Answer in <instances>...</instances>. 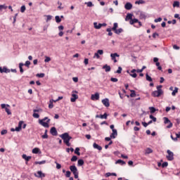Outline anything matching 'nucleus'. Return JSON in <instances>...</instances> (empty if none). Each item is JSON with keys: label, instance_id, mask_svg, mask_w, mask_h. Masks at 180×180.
<instances>
[{"label": "nucleus", "instance_id": "f257e3e1", "mask_svg": "<svg viewBox=\"0 0 180 180\" xmlns=\"http://www.w3.org/2000/svg\"><path fill=\"white\" fill-rule=\"evenodd\" d=\"M60 137H61V139L63 140V143H65V144H66L68 147H71L70 140H71L72 137L70 136V134H68V133H64L60 135Z\"/></svg>", "mask_w": 180, "mask_h": 180}, {"label": "nucleus", "instance_id": "f03ea898", "mask_svg": "<svg viewBox=\"0 0 180 180\" xmlns=\"http://www.w3.org/2000/svg\"><path fill=\"white\" fill-rule=\"evenodd\" d=\"M51 120L49 119V117H45L42 120H39V123L41 124V126H43V127L49 128V123H50Z\"/></svg>", "mask_w": 180, "mask_h": 180}, {"label": "nucleus", "instance_id": "7ed1b4c3", "mask_svg": "<svg viewBox=\"0 0 180 180\" xmlns=\"http://www.w3.org/2000/svg\"><path fill=\"white\" fill-rule=\"evenodd\" d=\"M163 120H164L165 124H169L167 126V129H171V127H172L173 126L172 122H171V121L169 120V119H168V117H163Z\"/></svg>", "mask_w": 180, "mask_h": 180}, {"label": "nucleus", "instance_id": "20e7f679", "mask_svg": "<svg viewBox=\"0 0 180 180\" xmlns=\"http://www.w3.org/2000/svg\"><path fill=\"white\" fill-rule=\"evenodd\" d=\"M167 153L168 155L166 156V158L168 161H172L174 160V153L169 150H167Z\"/></svg>", "mask_w": 180, "mask_h": 180}, {"label": "nucleus", "instance_id": "39448f33", "mask_svg": "<svg viewBox=\"0 0 180 180\" xmlns=\"http://www.w3.org/2000/svg\"><path fill=\"white\" fill-rule=\"evenodd\" d=\"M23 124V121H20L18 123V127H15V129L12 128L11 131H20L22 130V125Z\"/></svg>", "mask_w": 180, "mask_h": 180}, {"label": "nucleus", "instance_id": "423d86ee", "mask_svg": "<svg viewBox=\"0 0 180 180\" xmlns=\"http://www.w3.org/2000/svg\"><path fill=\"white\" fill-rule=\"evenodd\" d=\"M162 94H164V91H162V90H157L152 93V96L158 98L159 96H161Z\"/></svg>", "mask_w": 180, "mask_h": 180}, {"label": "nucleus", "instance_id": "0eeeda50", "mask_svg": "<svg viewBox=\"0 0 180 180\" xmlns=\"http://www.w3.org/2000/svg\"><path fill=\"white\" fill-rule=\"evenodd\" d=\"M34 176H36V178H44V177H46V174L44 173H43V172H41V171H38L37 172V174L34 173Z\"/></svg>", "mask_w": 180, "mask_h": 180}, {"label": "nucleus", "instance_id": "6e6552de", "mask_svg": "<svg viewBox=\"0 0 180 180\" xmlns=\"http://www.w3.org/2000/svg\"><path fill=\"white\" fill-rule=\"evenodd\" d=\"M111 59L114 63H117V60H116V57H120V55L117 53H114L110 54Z\"/></svg>", "mask_w": 180, "mask_h": 180}, {"label": "nucleus", "instance_id": "1a4fd4ad", "mask_svg": "<svg viewBox=\"0 0 180 180\" xmlns=\"http://www.w3.org/2000/svg\"><path fill=\"white\" fill-rule=\"evenodd\" d=\"M102 103L105 106V108H109L110 106V103H109V98H104L102 100Z\"/></svg>", "mask_w": 180, "mask_h": 180}, {"label": "nucleus", "instance_id": "9d476101", "mask_svg": "<svg viewBox=\"0 0 180 180\" xmlns=\"http://www.w3.org/2000/svg\"><path fill=\"white\" fill-rule=\"evenodd\" d=\"M0 72L1 74H3V72H5L6 74H8V72H11V70L8 69L6 67H0Z\"/></svg>", "mask_w": 180, "mask_h": 180}, {"label": "nucleus", "instance_id": "9b49d317", "mask_svg": "<svg viewBox=\"0 0 180 180\" xmlns=\"http://www.w3.org/2000/svg\"><path fill=\"white\" fill-rule=\"evenodd\" d=\"M91 99V101H99V94L96 93L94 94H92Z\"/></svg>", "mask_w": 180, "mask_h": 180}, {"label": "nucleus", "instance_id": "f8f14e48", "mask_svg": "<svg viewBox=\"0 0 180 180\" xmlns=\"http://www.w3.org/2000/svg\"><path fill=\"white\" fill-rule=\"evenodd\" d=\"M70 169L72 174H77L78 172V169L75 165H72L70 167Z\"/></svg>", "mask_w": 180, "mask_h": 180}, {"label": "nucleus", "instance_id": "ddd939ff", "mask_svg": "<svg viewBox=\"0 0 180 180\" xmlns=\"http://www.w3.org/2000/svg\"><path fill=\"white\" fill-rule=\"evenodd\" d=\"M50 133L51 134H52V136H57V134H58V133L57 132V129H56V127H54L51 128Z\"/></svg>", "mask_w": 180, "mask_h": 180}, {"label": "nucleus", "instance_id": "4468645a", "mask_svg": "<svg viewBox=\"0 0 180 180\" xmlns=\"http://www.w3.org/2000/svg\"><path fill=\"white\" fill-rule=\"evenodd\" d=\"M124 8L127 9V11H130V9H131V8H133V4H131V3H130V2H127L124 5Z\"/></svg>", "mask_w": 180, "mask_h": 180}, {"label": "nucleus", "instance_id": "2eb2a0df", "mask_svg": "<svg viewBox=\"0 0 180 180\" xmlns=\"http://www.w3.org/2000/svg\"><path fill=\"white\" fill-rule=\"evenodd\" d=\"M96 117L99 119H108V114L105 112L104 115H96Z\"/></svg>", "mask_w": 180, "mask_h": 180}, {"label": "nucleus", "instance_id": "dca6fc26", "mask_svg": "<svg viewBox=\"0 0 180 180\" xmlns=\"http://www.w3.org/2000/svg\"><path fill=\"white\" fill-rule=\"evenodd\" d=\"M117 136V130L113 129L112 133L110 134V139H116Z\"/></svg>", "mask_w": 180, "mask_h": 180}, {"label": "nucleus", "instance_id": "f3484780", "mask_svg": "<svg viewBox=\"0 0 180 180\" xmlns=\"http://www.w3.org/2000/svg\"><path fill=\"white\" fill-rule=\"evenodd\" d=\"M93 147H94V148L98 150V151H101V150H102V146L98 145L96 143H94L93 144Z\"/></svg>", "mask_w": 180, "mask_h": 180}, {"label": "nucleus", "instance_id": "a211bd4d", "mask_svg": "<svg viewBox=\"0 0 180 180\" xmlns=\"http://www.w3.org/2000/svg\"><path fill=\"white\" fill-rule=\"evenodd\" d=\"M103 70H105V72H109L110 71V66L108 65H104L103 66Z\"/></svg>", "mask_w": 180, "mask_h": 180}, {"label": "nucleus", "instance_id": "6ab92c4d", "mask_svg": "<svg viewBox=\"0 0 180 180\" xmlns=\"http://www.w3.org/2000/svg\"><path fill=\"white\" fill-rule=\"evenodd\" d=\"M23 160H25V161H29L30 160H32V156H27L26 154H23L22 155Z\"/></svg>", "mask_w": 180, "mask_h": 180}, {"label": "nucleus", "instance_id": "aec40b11", "mask_svg": "<svg viewBox=\"0 0 180 180\" xmlns=\"http://www.w3.org/2000/svg\"><path fill=\"white\" fill-rule=\"evenodd\" d=\"M23 65H25V64L23 63H19L20 72L21 74H23V72L25 71V70H23Z\"/></svg>", "mask_w": 180, "mask_h": 180}, {"label": "nucleus", "instance_id": "412c9836", "mask_svg": "<svg viewBox=\"0 0 180 180\" xmlns=\"http://www.w3.org/2000/svg\"><path fill=\"white\" fill-rule=\"evenodd\" d=\"M133 19V14L131 13H128L126 16V18H125V20L127 21V20H131Z\"/></svg>", "mask_w": 180, "mask_h": 180}, {"label": "nucleus", "instance_id": "4be33fe9", "mask_svg": "<svg viewBox=\"0 0 180 180\" xmlns=\"http://www.w3.org/2000/svg\"><path fill=\"white\" fill-rule=\"evenodd\" d=\"M140 19H146L147 18V15H146V13L141 11L139 14Z\"/></svg>", "mask_w": 180, "mask_h": 180}, {"label": "nucleus", "instance_id": "5701e85b", "mask_svg": "<svg viewBox=\"0 0 180 180\" xmlns=\"http://www.w3.org/2000/svg\"><path fill=\"white\" fill-rule=\"evenodd\" d=\"M72 98H70L71 102H75L77 98H78V95L77 94H72Z\"/></svg>", "mask_w": 180, "mask_h": 180}, {"label": "nucleus", "instance_id": "b1692460", "mask_svg": "<svg viewBox=\"0 0 180 180\" xmlns=\"http://www.w3.org/2000/svg\"><path fill=\"white\" fill-rule=\"evenodd\" d=\"M94 26L95 29H101L102 27V25L101 23L98 24V22H94Z\"/></svg>", "mask_w": 180, "mask_h": 180}, {"label": "nucleus", "instance_id": "393cba45", "mask_svg": "<svg viewBox=\"0 0 180 180\" xmlns=\"http://www.w3.org/2000/svg\"><path fill=\"white\" fill-rule=\"evenodd\" d=\"M139 22V20L137 18H132L131 20H129V23L131 25H134V23H137Z\"/></svg>", "mask_w": 180, "mask_h": 180}, {"label": "nucleus", "instance_id": "a878e982", "mask_svg": "<svg viewBox=\"0 0 180 180\" xmlns=\"http://www.w3.org/2000/svg\"><path fill=\"white\" fill-rule=\"evenodd\" d=\"M146 81H148L149 82H153V78H151L150 75H148V73L146 74Z\"/></svg>", "mask_w": 180, "mask_h": 180}, {"label": "nucleus", "instance_id": "bb28decb", "mask_svg": "<svg viewBox=\"0 0 180 180\" xmlns=\"http://www.w3.org/2000/svg\"><path fill=\"white\" fill-rule=\"evenodd\" d=\"M40 149L39 148H35L32 149V154H39Z\"/></svg>", "mask_w": 180, "mask_h": 180}, {"label": "nucleus", "instance_id": "cd10ccee", "mask_svg": "<svg viewBox=\"0 0 180 180\" xmlns=\"http://www.w3.org/2000/svg\"><path fill=\"white\" fill-rule=\"evenodd\" d=\"M115 164H120L121 165H124V164H126V162L122 160H118L115 162Z\"/></svg>", "mask_w": 180, "mask_h": 180}, {"label": "nucleus", "instance_id": "c85d7f7f", "mask_svg": "<svg viewBox=\"0 0 180 180\" xmlns=\"http://www.w3.org/2000/svg\"><path fill=\"white\" fill-rule=\"evenodd\" d=\"M83 165H84V160L79 159L77 162L78 167H82Z\"/></svg>", "mask_w": 180, "mask_h": 180}, {"label": "nucleus", "instance_id": "c756f323", "mask_svg": "<svg viewBox=\"0 0 180 180\" xmlns=\"http://www.w3.org/2000/svg\"><path fill=\"white\" fill-rule=\"evenodd\" d=\"M117 26H118L117 22H115V23L113 24V27H112V28L111 29V30H112L113 32H115V31L117 30Z\"/></svg>", "mask_w": 180, "mask_h": 180}, {"label": "nucleus", "instance_id": "7c9ffc66", "mask_svg": "<svg viewBox=\"0 0 180 180\" xmlns=\"http://www.w3.org/2000/svg\"><path fill=\"white\" fill-rule=\"evenodd\" d=\"M149 110H150V113H155L158 110L155 109L154 107H149Z\"/></svg>", "mask_w": 180, "mask_h": 180}, {"label": "nucleus", "instance_id": "2f4dec72", "mask_svg": "<svg viewBox=\"0 0 180 180\" xmlns=\"http://www.w3.org/2000/svg\"><path fill=\"white\" fill-rule=\"evenodd\" d=\"M178 89H179L178 87L174 88V90L172 93V96H175V95L178 94Z\"/></svg>", "mask_w": 180, "mask_h": 180}, {"label": "nucleus", "instance_id": "473e14b6", "mask_svg": "<svg viewBox=\"0 0 180 180\" xmlns=\"http://www.w3.org/2000/svg\"><path fill=\"white\" fill-rule=\"evenodd\" d=\"M114 32L116 34H120V33L123 32V29L120 28Z\"/></svg>", "mask_w": 180, "mask_h": 180}, {"label": "nucleus", "instance_id": "72a5a7b5", "mask_svg": "<svg viewBox=\"0 0 180 180\" xmlns=\"http://www.w3.org/2000/svg\"><path fill=\"white\" fill-rule=\"evenodd\" d=\"M135 4H137V5H141L143 4H146V1H143V0H139V1H136L135 2Z\"/></svg>", "mask_w": 180, "mask_h": 180}, {"label": "nucleus", "instance_id": "f704fd0d", "mask_svg": "<svg viewBox=\"0 0 180 180\" xmlns=\"http://www.w3.org/2000/svg\"><path fill=\"white\" fill-rule=\"evenodd\" d=\"M173 7L174 8H179V1H174L173 3Z\"/></svg>", "mask_w": 180, "mask_h": 180}, {"label": "nucleus", "instance_id": "c9c22d12", "mask_svg": "<svg viewBox=\"0 0 180 180\" xmlns=\"http://www.w3.org/2000/svg\"><path fill=\"white\" fill-rule=\"evenodd\" d=\"M85 5H87L89 8H92L94 6V4L91 1L85 2Z\"/></svg>", "mask_w": 180, "mask_h": 180}, {"label": "nucleus", "instance_id": "e433bc0d", "mask_svg": "<svg viewBox=\"0 0 180 180\" xmlns=\"http://www.w3.org/2000/svg\"><path fill=\"white\" fill-rule=\"evenodd\" d=\"M151 153H153V149L148 148L146 150V154H151Z\"/></svg>", "mask_w": 180, "mask_h": 180}, {"label": "nucleus", "instance_id": "4c0bfd02", "mask_svg": "<svg viewBox=\"0 0 180 180\" xmlns=\"http://www.w3.org/2000/svg\"><path fill=\"white\" fill-rule=\"evenodd\" d=\"M55 20H56V23H60V22H61V18H60V16H58V15H56L55 17Z\"/></svg>", "mask_w": 180, "mask_h": 180}, {"label": "nucleus", "instance_id": "58836bf2", "mask_svg": "<svg viewBox=\"0 0 180 180\" xmlns=\"http://www.w3.org/2000/svg\"><path fill=\"white\" fill-rule=\"evenodd\" d=\"M75 154H77V155H81V153H79V148H75Z\"/></svg>", "mask_w": 180, "mask_h": 180}, {"label": "nucleus", "instance_id": "ea45409f", "mask_svg": "<svg viewBox=\"0 0 180 180\" xmlns=\"http://www.w3.org/2000/svg\"><path fill=\"white\" fill-rule=\"evenodd\" d=\"M42 139H49V135H47V129L45 130L44 134L42 135Z\"/></svg>", "mask_w": 180, "mask_h": 180}, {"label": "nucleus", "instance_id": "a19ab883", "mask_svg": "<svg viewBox=\"0 0 180 180\" xmlns=\"http://www.w3.org/2000/svg\"><path fill=\"white\" fill-rule=\"evenodd\" d=\"M131 94L130 96L131 98H134V96H136V91L134 90H131Z\"/></svg>", "mask_w": 180, "mask_h": 180}, {"label": "nucleus", "instance_id": "79ce46f5", "mask_svg": "<svg viewBox=\"0 0 180 180\" xmlns=\"http://www.w3.org/2000/svg\"><path fill=\"white\" fill-rule=\"evenodd\" d=\"M77 160H78V157L74 155V156H72V158H71L70 161H72V162H75V161H77Z\"/></svg>", "mask_w": 180, "mask_h": 180}, {"label": "nucleus", "instance_id": "37998d69", "mask_svg": "<svg viewBox=\"0 0 180 180\" xmlns=\"http://www.w3.org/2000/svg\"><path fill=\"white\" fill-rule=\"evenodd\" d=\"M44 73H38L37 74V77H38V78H44Z\"/></svg>", "mask_w": 180, "mask_h": 180}, {"label": "nucleus", "instance_id": "c03bdc74", "mask_svg": "<svg viewBox=\"0 0 180 180\" xmlns=\"http://www.w3.org/2000/svg\"><path fill=\"white\" fill-rule=\"evenodd\" d=\"M34 164H36V165L39 164V165H41L43 164H46V160H42L40 162H35Z\"/></svg>", "mask_w": 180, "mask_h": 180}, {"label": "nucleus", "instance_id": "a18cd8bd", "mask_svg": "<svg viewBox=\"0 0 180 180\" xmlns=\"http://www.w3.org/2000/svg\"><path fill=\"white\" fill-rule=\"evenodd\" d=\"M46 16V22H50V20H51V19L53 18V16L49 15H45Z\"/></svg>", "mask_w": 180, "mask_h": 180}, {"label": "nucleus", "instance_id": "49530a36", "mask_svg": "<svg viewBox=\"0 0 180 180\" xmlns=\"http://www.w3.org/2000/svg\"><path fill=\"white\" fill-rule=\"evenodd\" d=\"M25 11H26V6H22L20 8V12L22 13H25Z\"/></svg>", "mask_w": 180, "mask_h": 180}, {"label": "nucleus", "instance_id": "de8ad7c7", "mask_svg": "<svg viewBox=\"0 0 180 180\" xmlns=\"http://www.w3.org/2000/svg\"><path fill=\"white\" fill-rule=\"evenodd\" d=\"M33 117H34L35 119H39V117H40V115L38 113L34 112L32 115Z\"/></svg>", "mask_w": 180, "mask_h": 180}, {"label": "nucleus", "instance_id": "09e8293b", "mask_svg": "<svg viewBox=\"0 0 180 180\" xmlns=\"http://www.w3.org/2000/svg\"><path fill=\"white\" fill-rule=\"evenodd\" d=\"M50 61H51V58L50 57H49V56H46V57H45L44 62H45V63H49V62H50Z\"/></svg>", "mask_w": 180, "mask_h": 180}, {"label": "nucleus", "instance_id": "8fccbe9b", "mask_svg": "<svg viewBox=\"0 0 180 180\" xmlns=\"http://www.w3.org/2000/svg\"><path fill=\"white\" fill-rule=\"evenodd\" d=\"M6 106H7V108H9L10 105L8 104H1V109H6Z\"/></svg>", "mask_w": 180, "mask_h": 180}, {"label": "nucleus", "instance_id": "3c124183", "mask_svg": "<svg viewBox=\"0 0 180 180\" xmlns=\"http://www.w3.org/2000/svg\"><path fill=\"white\" fill-rule=\"evenodd\" d=\"M149 117L152 120L153 122H157V118L155 117H153V115H150Z\"/></svg>", "mask_w": 180, "mask_h": 180}, {"label": "nucleus", "instance_id": "603ef678", "mask_svg": "<svg viewBox=\"0 0 180 180\" xmlns=\"http://www.w3.org/2000/svg\"><path fill=\"white\" fill-rule=\"evenodd\" d=\"M122 67H118V70L115 72L116 74H122Z\"/></svg>", "mask_w": 180, "mask_h": 180}, {"label": "nucleus", "instance_id": "864d4df0", "mask_svg": "<svg viewBox=\"0 0 180 180\" xmlns=\"http://www.w3.org/2000/svg\"><path fill=\"white\" fill-rule=\"evenodd\" d=\"M24 65H25V67H27V68H29L30 67V61L27 60L24 64Z\"/></svg>", "mask_w": 180, "mask_h": 180}, {"label": "nucleus", "instance_id": "5fc2aeb1", "mask_svg": "<svg viewBox=\"0 0 180 180\" xmlns=\"http://www.w3.org/2000/svg\"><path fill=\"white\" fill-rule=\"evenodd\" d=\"M7 8H8V6H5V4L0 5V11H2L4 9H6Z\"/></svg>", "mask_w": 180, "mask_h": 180}, {"label": "nucleus", "instance_id": "6e6d98bb", "mask_svg": "<svg viewBox=\"0 0 180 180\" xmlns=\"http://www.w3.org/2000/svg\"><path fill=\"white\" fill-rule=\"evenodd\" d=\"M65 176L66 178H70V176H71V172L67 171L65 174Z\"/></svg>", "mask_w": 180, "mask_h": 180}, {"label": "nucleus", "instance_id": "4d7b16f0", "mask_svg": "<svg viewBox=\"0 0 180 180\" xmlns=\"http://www.w3.org/2000/svg\"><path fill=\"white\" fill-rule=\"evenodd\" d=\"M110 81H111L112 82H117V81H119V80L117 79V78L111 77V78H110Z\"/></svg>", "mask_w": 180, "mask_h": 180}, {"label": "nucleus", "instance_id": "13d9d810", "mask_svg": "<svg viewBox=\"0 0 180 180\" xmlns=\"http://www.w3.org/2000/svg\"><path fill=\"white\" fill-rule=\"evenodd\" d=\"M33 112H34V113H37V112H43V110H41V108L34 109Z\"/></svg>", "mask_w": 180, "mask_h": 180}, {"label": "nucleus", "instance_id": "bf43d9fd", "mask_svg": "<svg viewBox=\"0 0 180 180\" xmlns=\"http://www.w3.org/2000/svg\"><path fill=\"white\" fill-rule=\"evenodd\" d=\"M5 110L6 112L7 115H12V112H11V110H9V108H6Z\"/></svg>", "mask_w": 180, "mask_h": 180}, {"label": "nucleus", "instance_id": "052dcab7", "mask_svg": "<svg viewBox=\"0 0 180 180\" xmlns=\"http://www.w3.org/2000/svg\"><path fill=\"white\" fill-rule=\"evenodd\" d=\"M168 167V163H167V162H163V163L162 164V168H165V167Z\"/></svg>", "mask_w": 180, "mask_h": 180}, {"label": "nucleus", "instance_id": "680f3d73", "mask_svg": "<svg viewBox=\"0 0 180 180\" xmlns=\"http://www.w3.org/2000/svg\"><path fill=\"white\" fill-rule=\"evenodd\" d=\"M53 101L51 100L50 102H49V109H53Z\"/></svg>", "mask_w": 180, "mask_h": 180}, {"label": "nucleus", "instance_id": "e2e57ef3", "mask_svg": "<svg viewBox=\"0 0 180 180\" xmlns=\"http://www.w3.org/2000/svg\"><path fill=\"white\" fill-rule=\"evenodd\" d=\"M97 53L100 56H102V54H103V50L102 49H99L97 51Z\"/></svg>", "mask_w": 180, "mask_h": 180}, {"label": "nucleus", "instance_id": "0e129e2a", "mask_svg": "<svg viewBox=\"0 0 180 180\" xmlns=\"http://www.w3.org/2000/svg\"><path fill=\"white\" fill-rule=\"evenodd\" d=\"M55 164H56L57 169H60L61 168V165H60V163L55 162Z\"/></svg>", "mask_w": 180, "mask_h": 180}, {"label": "nucleus", "instance_id": "69168bd1", "mask_svg": "<svg viewBox=\"0 0 180 180\" xmlns=\"http://www.w3.org/2000/svg\"><path fill=\"white\" fill-rule=\"evenodd\" d=\"M161 20H162V18H158L155 19L154 22L155 23H158V22H161Z\"/></svg>", "mask_w": 180, "mask_h": 180}, {"label": "nucleus", "instance_id": "338daca9", "mask_svg": "<svg viewBox=\"0 0 180 180\" xmlns=\"http://www.w3.org/2000/svg\"><path fill=\"white\" fill-rule=\"evenodd\" d=\"M129 75L131 77H132V78H136L137 77V74L136 73H131V74H129Z\"/></svg>", "mask_w": 180, "mask_h": 180}, {"label": "nucleus", "instance_id": "774afa93", "mask_svg": "<svg viewBox=\"0 0 180 180\" xmlns=\"http://www.w3.org/2000/svg\"><path fill=\"white\" fill-rule=\"evenodd\" d=\"M8 133V131L6 129H4L1 131V134L4 136V134H6Z\"/></svg>", "mask_w": 180, "mask_h": 180}]
</instances>
